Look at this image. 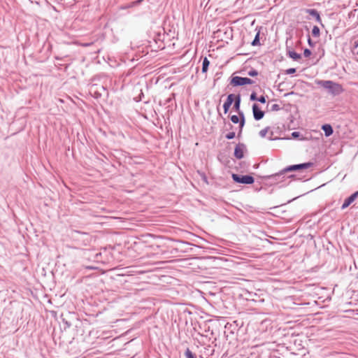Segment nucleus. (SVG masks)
I'll list each match as a JSON object with an SVG mask.
<instances>
[{
  "mask_svg": "<svg viewBox=\"0 0 358 358\" xmlns=\"http://www.w3.org/2000/svg\"><path fill=\"white\" fill-rule=\"evenodd\" d=\"M315 83L326 89L333 96L338 95L343 91L340 84L332 80H316Z\"/></svg>",
  "mask_w": 358,
  "mask_h": 358,
  "instance_id": "f257e3e1",
  "label": "nucleus"
},
{
  "mask_svg": "<svg viewBox=\"0 0 358 358\" xmlns=\"http://www.w3.org/2000/svg\"><path fill=\"white\" fill-rule=\"evenodd\" d=\"M286 174H287V173L284 172V169H282L277 173L266 176H264V178L269 181L271 185L278 184L285 181Z\"/></svg>",
  "mask_w": 358,
  "mask_h": 358,
  "instance_id": "f03ea898",
  "label": "nucleus"
},
{
  "mask_svg": "<svg viewBox=\"0 0 358 358\" xmlns=\"http://www.w3.org/2000/svg\"><path fill=\"white\" fill-rule=\"evenodd\" d=\"M231 178L233 180L237 183L251 185L255 182V178L250 175H239L232 173Z\"/></svg>",
  "mask_w": 358,
  "mask_h": 358,
  "instance_id": "7ed1b4c3",
  "label": "nucleus"
},
{
  "mask_svg": "<svg viewBox=\"0 0 358 358\" xmlns=\"http://www.w3.org/2000/svg\"><path fill=\"white\" fill-rule=\"evenodd\" d=\"M255 83V81L247 77H241V76H233L230 81V85L237 87V86H243L245 85H252Z\"/></svg>",
  "mask_w": 358,
  "mask_h": 358,
  "instance_id": "20e7f679",
  "label": "nucleus"
},
{
  "mask_svg": "<svg viewBox=\"0 0 358 358\" xmlns=\"http://www.w3.org/2000/svg\"><path fill=\"white\" fill-rule=\"evenodd\" d=\"M313 166V162H306L299 164H294L291 166H288L286 168L284 169V172H287V173L292 172V171H301L303 169H306L308 168H310Z\"/></svg>",
  "mask_w": 358,
  "mask_h": 358,
  "instance_id": "39448f33",
  "label": "nucleus"
},
{
  "mask_svg": "<svg viewBox=\"0 0 358 358\" xmlns=\"http://www.w3.org/2000/svg\"><path fill=\"white\" fill-rule=\"evenodd\" d=\"M246 150V146L244 143H239L236 145L234 149V156L236 159H241L244 157V152Z\"/></svg>",
  "mask_w": 358,
  "mask_h": 358,
  "instance_id": "423d86ee",
  "label": "nucleus"
},
{
  "mask_svg": "<svg viewBox=\"0 0 358 358\" xmlns=\"http://www.w3.org/2000/svg\"><path fill=\"white\" fill-rule=\"evenodd\" d=\"M252 113L254 119L257 121L262 120L264 116V112L260 109L257 103L252 105Z\"/></svg>",
  "mask_w": 358,
  "mask_h": 358,
  "instance_id": "0eeeda50",
  "label": "nucleus"
},
{
  "mask_svg": "<svg viewBox=\"0 0 358 358\" xmlns=\"http://www.w3.org/2000/svg\"><path fill=\"white\" fill-rule=\"evenodd\" d=\"M358 197V191L355 192L350 196L346 198L341 206V209L344 210L348 208Z\"/></svg>",
  "mask_w": 358,
  "mask_h": 358,
  "instance_id": "6e6552de",
  "label": "nucleus"
},
{
  "mask_svg": "<svg viewBox=\"0 0 358 358\" xmlns=\"http://www.w3.org/2000/svg\"><path fill=\"white\" fill-rule=\"evenodd\" d=\"M234 97L235 94H230L227 96V100L223 104L224 112L225 114L228 113L229 108L234 103Z\"/></svg>",
  "mask_w": 358,
  "mask_h": 358,
  "instance_id": "1a4fd4ad",
  "label": "nucleus"
},
{
  "mask_svg": "<svg viewBox=\"0 0 358 358\" xmlns=\"http://www.w3.org/2000/svg\"><path fill=\"white\" fill-rule=\"evenodd\" d=\"M306 13H308L312 17H315L316 21L319 23H322V20L320 15L319 12L315 9H306Z\"/></svg>",
  "mask_w": 358,
  "mask_h": 358,
  "instance_id": "9d476101",
  "label": "nucleus"
},
{
  "mask_svg": "<svg viewBox=\"0 0 358 358\" xmlns=\"http://www.w3.org/2000/svg\"><path fill=\"white\" fill-rule=\"evenodd\" d=\"M322 129L324 132V135L327 137L330 136L333 134L334 129L331 124H325L322 126Z\"/></svg>",
  "mask_w": 358,
  "mask_h": 358,
  "instance_id": "9b49d317",
  "label": "nucleus"
},
{
  "mask_svg": "<svg viewBox=\"0 0 358 358\" xmlns=\"http://www.w3.org/2000/svg\"><path fill=\"white\" fill-rule=\"evenodd\" d=\"M241 98L240 94L235 95L234 101V108L238 112L239 114L240 112H243L240 110Z\"/></svg>",
  "mask_w": 358,
  "mask_h": 358,
  "instance_id": "f8f14e48",
  "label": "nucleus"
},
{
  "mask_svg": "<svg viewBox=\"0 0 358 358\" xmlns=\"http://www.w3.org/2000/svg\"><path fill=\"white\" fill-rule=\"evenodd\" d=\"M239 117H240V120H239V129H241V131H242L243 130V128L245 125V115H244V113L243 112H240L239 113Z\"/></svg>",
  "mask_w": 358,
  "mask_h": 358,
  "instance_id": "ddd939ff",
  "label": "nucleus"
},
{
  "mask_svg": "<svg viewBox=\"0 0 358 358\" xmlns=\"http://www.w3.org/2000/svg\"><path fill=\"white\" fill-rule=\"evenodd\" d=\"M210 64L209 60L207 59V57H204L203 62H202V73H206L208 69V66Z\"/></svg>",
  "mask_w": 358,
  "mask_h": 358,
  "instance_id": "4468645a",
  "label": "nucleus"
},
{
  "mask_svg": "<svg viewBox=\"0 0 358 358\" xmlns=\"http://www.w3.org/2000/svg\"><path fill=\"white\" fill-rule=\"evenodd\" d=\"M288 55L290 58H292V59H294L295 61H297L301 58V55L294 51H289Z\"/></svg>",
  "mask_w": 358,
  "mask_h": 358,
  "instance_id": "2eb2a0df",
  "label": "nucleus"
},
{
  "mask_svg": "<svg viewBox=\"0 0 358 358\" xmlns=\"http://www.w3.org/2000/svg\"><path fill=\"white\" fill-rule=\"evenodd\" d=\"M312 35L314 37H319L320 35V30L317 26H314L312 29Z\"/></svg>",
  "mask_w": 358,
  "mask_h": 358,
  "instance_id": "dca6fc26",
  "label": "nucleus"
},
{
  "mask_svg": "<svg viewBox=\"0 0 358 358\" xmlns=\"http://www.w3.org/2000/svg\"><path fill=\"white\" fill-rule=\"evenodd\" d=\"M186 358H196L195 354H194L189 348H187L185 352Z\"/></svg>",
  "mask_w": 358,
  "mask_h": 358,
  "instance_id": "f3484780",
  "label": "nucleus"
},
{
  "mask_svg": "<svg viewBox=\"0 0 358 358\" xmlns=\"http://www.w3.org/2000/svg\"><path fill=\"white\" fill-rule=\"evenodd\" d=\"M251 45L252 46H256V45H259V32L257 33V34L255 35V38L253 39V41L251 43Z\"/></svg>",
  "mask_w": 358,
  "mask_h": 358,
  "instance_id": "a211bd4d",
  "label": "nucleus"
},
{
  "mask_svg": "<svg viewBox=\"0 0 358 358\" xmlns=\"http://www.w3.org/2000/svg\"><path fill=\"white\" fill-rule=\"evenodd\" d=\"M231 119V121L234 123V124H238L239 122V120H240V117L239 115H233L231 116L230 117Z\"/></svg>",
  "mask_w": 358,
  "mask_h": 358,
  "instance_id": "6ab92c4d",
  "label": "nucleus"
},
{
  "mask_svg": "<svg viewBox=\"0 0 358 358\" xmlns=\"http://www.w3.org/2000/svg\"><path fill=\"white\" fill-rule=\"evenodd\" d=\"M268 127H266L263 129H262L260 131H259V136L262 137V138H264L268 132Z\"/></svg>",
  "mask_w": 358,
  "mask_h": 358,
  "instance_id": "aec40b11",
  "label": "nucleus"
},
{
  "mask_svg": "<svg viewBox=\"0 0 358 358\" xmlns=\"http://www.w3.org/2000/svg\"><path fill=\"white\" fill-rule=\"evenodd\" d=\"M236 136V134L235 132L234 131H231V132H229L228 133L226 136H225V138L228 140H231V139H233Z\"/></svg>",
  "mask_w": 358,
  "mask_h": 358,
  "instance_id": "412c9836",
  "label": "nucleus"
},
{
  "mask_svg": "<svg viewBox=\"0 0 358 358\" xmlns=\"http://www.w3.org/2000/svg\"><path fill=\"white\" fill-rule=\"evenodd\" d=\"M248 75L254 77L258 75V71L255 69H252L248 71Z\"/></svg>",
  "mask_w": 358,
  "mask_h": 358,
  "instance_id": "4be33fe9",
  "label": "nucleus"
},
{
  "mask_svg": "<svg viewBox=\"0 0 358 358\" xmlns=\"http://www.w3.org/2000/svg\"><path fill=\"white\" fill-rule=\"evenodd\" d=\"M303 55L305 57H308L311 55V51L308 49V48H306L304 50H303Z\"/></svg>",
  "mask_w": 358,
  "mask_h": 358,
  "instance_id": "5701e85b",
  "label": "nucleus"
},
{
  "mask_svg": "<svg viewBox=\"0 0 358 358\" xmlns=\"http://www.w3.org/2000/svg\"><path fill=\"white\" fill-rule=\"evenodd\" d=\"M257 99L258 97L257 96V94L255 92H252L250 96V99L251 101H257Z\"/></svg>",
  "mask_w": 358,
  "mask_h": 358,
  "instance_id": "b1692460",
  "label": "nucleus"
},
{
  "mask_svg": "<svg viewBox=\"0 0 358 358\" xmlns=\"http://www.w3.org/2000/svg\"><path fill=\"white\" fill-rule=\"evenodd\" d=\"M280 109V107L278 104H273L271 106V110L272 111H278Z\"/></svg>",
  "mask_w": 358,
  "mask_h": 358,
  "instance_id": "393cba45",
  "label": "nucleus"
},
{
  "mask_svg": "<svg viewBox=\"0 0 358 358\" xmlns=\"http://www.w3.org/2000/svg\"><path fill=\"white\" fill-rule=\"evenodd\" d=\"M307 41H308V45H309V46H310V47H314V45H315V43H314V42H313V41H312V39L310 38V35H309V34H308V40H307Z\"/></svg>",
  "mask_w": 358,
  "mask_h": 358,
  "instance_id": "a878e982",
  "label": "nucleus"
},
{
  "mask_svg": "<svg viewBox=\"0 0 358 358\" xmlns=\"http://www.w3.org/2000/svg\"><path fill=\"white\" fill-rule=\"evenodd\" d=\"M296 72V69L294 68H290L286 70L287 74H293Z\"/></svg>",
  "mask_w": 358,
  "mask_h": 358,
  "instance_id": "bb28decb",
  "label": "nucleus"
},
{
  "mask_svg": "<svg viewBox=\"0 0 358 358\" xmlns=\"http://www.w3.org/2000/svg\"><path fill=\"white\" fill-rule=\"evenodd\" d=\"M257 101L262 103H265L266 101V97L264 96H261L258 97Z\"/></svg>",
  "mask_w": 358,
  "mask_h": 358,
  "instance_id": "cd10ccee",
  "label": "nucleus"
},
{
  "mask_svg": "<svg viewBox=\"0 0 358 358\" xmlns=\"http://www.w3.org/2000/svg\"><path fill=\"white\" fill-rule=\"evenodd\" d=\"M299 136H300V133L299 131H293L292 133V136L294 138H296L299 137Z\"/></svg>",
  "mask_w": 358,
  "mask_h": 358,
  "instance_id": "c85d7f7f",
  "label": "nucleus"
},
{
  "mask_svg": "<svg viewBox=\"0 0 358 358\" xmlns=\"http://www.w3.org/2000/svg\"><path fill=\"white\" fill-rule=\"evenodd\" d=\"M74 233L76 234H81V235H85V236L87 235V233L80 232L79 231H75Z\"/></svg>",
  "mask_w": 358,
  "mask_h": 358,
  "instance_id": "c756f323",
  "label": "nucleus"
},
{
  "mask_svg": "<svg viewBox=\"0 0 358 358\" xmlns=\"http://www.w3.org/2000/svg\"><path fill=\"white\" fill-rule=\"evenodd\" d=\"M101 94L100 92H95V97L96 98H99V97H101Z\"/></svg>",
  "mask_w": 358,
  "mask_h": 358,
  "instance_id": "7c9ffc66",
  "label": "nucleus"
},
{
  "mask_svg": "<svg viewBox=\"0 0 358 358\" xmlns=\"http://www.w3.org/2000/svg\"><path fill=\"white\" fill-rule=\"evenodd\" d=\"M295 176L294 174H291L287 176V178H294Z\"/></svg>",
  "mask_w": 358,
  "mask_h": 358,
  "instance_id": "2f4dec72",
  "label": "nucleus"
},
{
  "mask_svg": "<svg viewBox=\"0 0 358 358\" xmlns=\"http://www.w3.org/2000/svg\"><path fill=\"white\" fill-rule=\"evenodd\" d=\"M242 131H241V129H239V131L238 133V137H240L241 135Z\"/></svg>",
  "mask_w": 358,
  "mask_h": 358,
  "instance_id": "473e14b6",
  "label": "nucleus"
},
{
  "mask_svg": "<svg viewBox=\"0 0 358 358\" xmlns=\"http://www.w3.org/2000/svg\"><path fill=\"white\" fill-rule=\"evenodd\" d=\"M275 138H273L271 136L269 137V140L272 141V140H275Z\"/></svg>",
  "mask_w": 358,
  "mask_h": 358,
  "instance_id": "72a5a7b5",
  "label": "nucleus"
},
{
  "mask_svg": "<svg viewBox=\"0 0 358 358\" xmlns=\"http://www.w3.org/2000/svg\"><path fill=\"white\" fill-rule=\"evenodd\" d=\"M101 89L103 90H106V89L103 86L101 87Z\"/></svg>",
  "mask_w": 358,
  "mask_h": 358,
  "instance_id": "f704fd0d",
  "label": "nucleus"
},
{
  "mask_svg": "<svg viewBox=\"0 0 358 358\" xmlns=\"http://www.w3.org/2000/svg\"><path fill=\"white\" fill-rule=\"evenodd\" d=\"M357 55H358V51H357Z\"/></svg>",
  "mask_w": 358,
  "mask_h": 358,
  "instance_id": "c9c22d12",
  "label": "nucleus"
}]
</instances>
